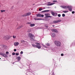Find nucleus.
Returning a JSON list of instances; mask_svg holds the SVG:
<instances>
[{
	"mask_svg": "<svg viewBox=\"0 0 75 75\" xmlns=\"http://www.w3.org/2000/svg\"><path fill=\"white\" fill-rule=\"evenodd\" d=\"M52 31L54 33H58V31H57V29H52Z\"/></svg>",
	"mask_w": 75,
	"mask_h": 75,
	"instance_id": "obj_12",
	"label": "nucleus"
},
{
	"mask_svg": "<svg viewBox=\"0 0 75 75\" xmlns=\"http://www.w3.org/2000/svg\"><path fill=\"white\" fill-rule=\"evenodd\" d=\"M16 55H19V53H16Z\"/></svg>",
	"mask_w": 75,
	"mask_h": 75,
	"instance_id": "obj_30",
	"label": "nucleus"
},
{
	"mask_svg": "<svg viewBox=\"0 0 75 75\" xmlns=\"http://www.w3.org/2000/svg\"><path fill=\"white\" fill-rule=\"evenodd\" d=\"M62 17H65V15L64 14H62Z\"/></svg>",
	"mask_w": 75,
	"mask_h": 75,
	"instance_id": "obj_31",
	"label": "nucleus"
},
{
	"mask_svg": "<svg viewBox=\"0 0 75 75\" xmlns=\"http://www.w3.org/2000/svg\"><path fill=\"white\" fill-rule=\"evenodd\" d=\"M20 54H23V52L22 51H21V52Z\"/></svg>",
	"mask_w": 75,
	"mask_h": 75,
	"instance_id": "obj_34",
	"label": "nucleus"
},
{
	"mask_svg": "<svg viewBox=\"0 0 75 75\" xmlns=\"http://www.w3.org/2000/svg\"><path fill=\"white\" fill-rule=\"evenodd\" d=\"M35 20H42V21H48V19H35Z\"/></svg>",
	"mask_w": 75,
	"mask_h": 75,
	"instance_id": "obj_10",
	"label": "nucleus"
},
{
	"mask_svg": "<svg viewBox=\"0 0 75 75\" xmlns=\"http://www.w3.org/2000/svg\"><path fill=\"white\" fill-rule=\"evenodd\" d=\"M63 13H68V11H63Z\"/></svg>",
	"mask_w": 75,
	"mask_h": 75,
	"instance_id": "obj_26",
	"label": "nucleus"
},
{
	"mask_svg": "<svg viewBox=\"0 0 75 75\" xmlns=\"http://www.w3.org/2000/svg\"><path fill=\"white\" fill-rule=\"evenodd\" d=\"M41 17H44V15H41Z\"/></svg>",
	"mask_w": 75,
	"mask_h": 75,
	"instance_id": "obj_39",
	"label": "nucleus"
},
{
	"mask_svg": "<svg viewBox=\"0 0 75 75\" xmlns=\"http://www.w3.org/2000/svg\"><path fill=\"white\" fill-rule=\"evenodd\" d=\"M35 44L36 45H40V44L37 42Z\"/></svg>",
	"mask_w": 75,
	"mask_h": 75,
	"instance_id": "obj_29",
	"label": "nucleus"
},
{
	"mask_svg": "<svg viewBox=\"0 0 75 75\" xmlns=\"http://www.w3.org/2000/svg\"><path fill=\"white\" fill-rule=\"evenodd\" d=\"M0 55H1L3 56L4 57H5V58H7L8 57L7 55L4 53H0Z\"/></svg>",
	"mask_w": 75,
	"mask_h": 75,
	"instance_id": "obj_9",
	"label": "nucleus"
},
{
	"mask_svg": "<svg viewBox=\"0 0 75 75\" xmlns=\"http://www.w3.org/2000/svg\"><path fill=\"white\" fill-rule=\"evenodd\" d=\"M13 38H16V36H14V35L13 36Z\"/></svg>",
	"mask_w": 75,
	"mask_h": 75,
	"instance_id": "obj_33",
	"label": "nucleus"
},
{
	"mask_svg": "<svg viewBox=\"0 0 75 75\" xmlns=\"http://www.w3.org/2000/svg\"><path fill=\"white\" fill-rule=\"evenodd\" d=\"M39 11H41V10H42V8H40L39 9Z\"/></svg>",
	"mask_w": 75,
	"mask_h": 75,
	"instance_id": "obj_37",
	"label": "nucleus"
},
{
	"mask_svg": "<svg viewBox=\"0 0 75 75\" xmlns=\"http://www.w3.org/2000/svg\"><path fill=\"white\" fill-rule=\"evenodd\" d=\"M45 27H46V28H48V25H45Z\"/></svg>",
	"mask_w": 75,
	"mask_h": 75,
	"instance_id": "obj_25",
	"label": "nucleus"
},
{
	"mask_svg": "<svg viewBox=\"0 0 75 75\" xmlns=\"http://www.w3.org/2000/svg\"><path fill=\"white\" fill-rule=\"evenodd\" d=\"M30 30L29 31H28V32H30Z\"/></svg>",
	"mask_w": 75,
	"mask_h": 75,
	"instance_id": "obj_47",
	"label": "nucleus"
},
{
	"mask_svg": "<svg viewBox=\"0 0 75 75\" xmlns=\"http://www.w3.org/2000/svg\"><path fill=\"white\" fill-rule=\"evenodd\" d=\"M42 24H44V23H42Z\"/></svg>",
	"mask_w": 75,
	"mask_h": 75,
	"instance_id": "obj_53",
	"label": "nucleus"
},
{
	"mask_svg": "<svg viewBox=\"0 0 75 75\" xmlns=\"http://www.w3.org/2000/svg\"><path fill=\"white\" fill-rule=\"evenodd\" d=\"M15 54H16V53H15L14 52L12 53V55H14Z\"/></svg>",
	"mask_w": 75,
	"mask_h": 75,
	"instance_id": "obj_28",
	"label": "nucleus"
},
{
	"mask_svg": "<svg viewBox=\"0 0 75 75\" xmlns=\"http://www.w3.org/2000/svg\"><path fill=\"white\" fill-rule=\"evenodd\" d=\"M2 46L4 48H7V47L6 45H2Z\"/></svg>",
	"mask_w": 75,
	"mask_h": 75,
	"instance_id": "obj_22",
	"label": "nucleus"
},
{
	"mask_svg": "<svg viewBox=\"0 0 75 75\" xmlns=\"http://www.w3.org/2000/svg\"><path fill=\"white\" fill-rule=\"evenodd\" d=\"M0 59H1V58H0Z\"/></svg>",
	"mask_w": 75,
	"mask_h": 75,
	"instance_id": "obj_52",
	"label": "nucleus"
},
{
	"mask_svg": "<svg viewBox=\"0 0 75 75\" xmlns=\"http://www.w3.org/2000/svg\"><path fill=\"white\" fill-rule=\"evenodd\" d=\"M35 24L31 23L30 25V27H34V26H35Z\"/></svg>",
	"mask_w": 75,
	"mask_h": 75,
	"instance_id": "obj_16",
	"label": "nucleus"
},
{
	"mask_svg": "<svg viewBox=\"0 0 75 75\" xmlns=\"http://www.w3.org/2000/svg\"><path fill=\"white\" fill-rule=\"evenodd\" d=\"M8 54H9V52H8L7 51L6 52V55H8Z\"/></svg>",
	"mask_w": 75,
	"mask_h": 75,
	"instance_id": "obj_27",
	"label": "nucleus"
},
{
	"mask_svg": "<svg viewBox=\"0 0 75 75\" xmlns=\"http://www.w3.org/2000/svg\"><path fill=\"white\" fill-rule=\"evenodd\" d=\"M26 71L27 72L26 73V75H30L31 74H33V73L32 72V70L28 69L26 70Z\"/></svg>",
	"mask_w": 75,
	"mask_h": 75,
	"instance_id": "obj_2",
	"label": "nucleus"
},
{
	"mask_svg": "<svg viewBox=\"0 0 75 75\" xmlns=\"http://www.w3.org/2000/svg\"><path fill=\"white\" fill-rule=\"evenodd\" d=\"M43 67L42 68H43V67H44V65H42Z\"/></svg>",
	"mask_w": 75,
	"mask_h": 75,
	"instance_id": "obj_50",
	"label": "nucleus"
},
{
	"mask_svg": "<svg viewBox=\"0 0 75 75\" xmlns=\"http://www.w3.org/2000/svg\"><path fill=\"white\" fill-rule=\"evenodd\" d=\"M61 21V20H58L57 21H53V23H56V24L57 23H60Z\"/></svg>",
	"mask_w": 75,
	"mask_h": 75,
	"instance_id": "obj_8",
	"label": "nucleus"
},
{
	"mask_svg": "<svg viewBox=\"0 0 75 75\" xmlns=\"http://www.w3.org/2000/svg\"><path fill=\"white\" fill-rule=\"evenodd\" d=\"M53 2H57V1H53Z\"/></svg>",
	"mask_w": 75,
	"mask_h": 75,
	"instance_id": "obj_43",
	"label": "nucleus"
},
{
	"mask_svg": "<svg viewBox=\"0 0 75 75\" xmlns=\"http://www.w3.org/2000/svg\"><path fill=\"white\" fill-rule=\"evenodd\" d=\"M45 16H49L50 15V14H48V13H45Z\"/></svg>",
	"mask_w": 75,
	"mask_h": 75,
	"instance_id": "obj_23",
	"label": "nucleus"
},
{
	"mask_svg": "<svg viewBox=\"0 0 75 75\" xmlns=\"http://www.w3.org/2000/svg\"><path fill=\"white\" fill-rule=\"evenodd\" d=\"M54 42L55 45L57 46V47H60L61 45V43L59 41L55 40L54 41Z\"/></svg>",
	"mask_w": 75,
	"mask_h": 75,
	"instance_id": "obj_3",
	"label": "nucleus"
},
{
	"mask_svg": "<svg viewBox=\"0 0 75 75\" xmlns=\"http://www.w3.org/2000/svg\"><path fill=\"white\" fill-rule=\"evenodd\" d=\"M72 14H74V13H75V11H72Z\"/></svg>",
	"mask_w": 75,
	"mask_h": 75,
	"instance_id": "obj_42",
	"label": "nucleus"
},
{
	"mask_svg": "<svg viewBox=\"0 0 75 75\" xmlns=\"http://www.w3.org/2000/svg\"><path fill=\"white\" fill-rule=\"evenodd\" d=\"M65 51H66V50H65Z\"/></svg>",
	"mask_w": 75,
	"mask_h": 75,
	"instance_id": "obj_54",
	"label": "nucleus"
},
{
	"mask_svg": "<svg viewBox=\"0 0 75 75\" xmlns=\"http://www.w3.org/2000/svg\"><path fill=\"white\" fill-rule=\"evenodd\" d=\"M52 75H55V74H54V72H52Z\"/></svg>",
	"mask_w": 75,
	"mask_h": 75,
	"instance_id": "obj_41",
	"label": "nucleus"
},
{
	"mask_svg": "<svg viewBox=\"0 0 75 75\" xmlns=\"http://www.w3.org/2000/svg\"><path fill=\"white\" fill-rule=\"evenodd\" d=\"M43 45V47H45V48H47V46H46L45 45Z\"/></svg>",
	"mask_w": 75,
	"mask_h": 75,
	"instance_id": "obj_32",
	"label": "nucleus"
},
{
	"mask_svg": "<svg viewBox=\"0 0 75 75\" xmlns=\"http://www.w3.org/2000/svg\"><path fill=\"white\" fill-rule=\"evenodd\" d=\"M55 3H52L50 4H49L48 6H52V5H53L54 4H55Z\"/></svg>",
	"mask_w": 75,
	"mask_h": 75,
	"instance_id": "obj_21",
	"label": "nucleus"
},
{
	"mask_svg": "<svg viewBox=\"0 0 75 75\" xmlns=\"http://www.w3.org/2000/svg\"><path fill=\"white\" fill-rule=\"evenodd\" d=\"M16 51H17V50H16V49H14V51H15V52H16Z\"/></svg>",
	"mask_w": 75,
	"mask_h": 75,
	"instance_id": "obj_45",
	"label": "nucleus"
},
{
	"mask_svg": "<svg viewBox=\"0 0 75 75\" xmlns=\"http://www.w3.org/2000/svg\"><path fill=\"white\" fill-rule=\"evenodd\" d=\"M31 13L30 12L27 13L24 15H23V17H26V16H30L31 14Z\"/></svg>",
	"mask_w": 75,
	"mask_h": 75,
	"instance_id": "obj_5",
	"label": "nucleus"
},
{
	"mask_svg": "<svg viewBox=\"0 0 75 75\" xmlns=\"http://www.w3.org/2000/svg\"><path fill=\"white\" fill-rule=\"evenodd\" d=\"M11 38V37H10V36L8 35H6L4 37V38L5 39V40H8L10 38Z\"/></svg>",
	"mask_w": 75,
	"mask_h": 75,
	"instance_id": "obj_7",
	"label": "nucleus"
},
{
	"mask_svg": "<svg viewBox=\"0 0 75 75\" xmlns=\"http://www.w3.org/2000/svg\"><path fill=\"white\" fill-rule=\"evenodd\" d=\"M47 46H50V44L47 43L46 44Z\"/></svg>",
	"mask_w": 75,
	"mask_h": 75,
	"instance_id": "obj_35",
	"label": "nucleus"
},
{
	"mask_svg": "<svg viewBox=\"0 0 75 75\" xmlns=\"http://www.w3.org/2000/svg\"><path fill=\"white\" fill-rule=\"evenodd\" d=\"M58 17H61V15L60 14H58Z\"/></svg>",
	"mask_w": 75,
	"mask_h": 75,
	"instance_id": "obj_40",
	"label": "nucleus"
},
{
	"mask_svg": "<svg viewBox=\"0 0 75 75\" xmlns=\"http://www.w3.org/2000/svg\"><path fill=\"white\" fill-rule=\"evenodd\" d=\"M33 47H35V48H38V49H40L41 48V46L39 45H32Z\"/></svg>",
	"mask_w": 75,
	"mask_h": 75,
	"instance_id": "obj_6",
	"label": "nucleus"
},
{
	"mask_svg": "<svg viewBox=\"0 0 75 75\" xmlns=\"http://www.w3.org/2000/svg\"><path fill=\"white\" fill-rule=\"evenodd\" d=\"M21 27H23V25L20 26L19 27H18L17 29V30H19V29H20V28H21Z\"/></svg>",
	"mask_w": 75,
	"mask_h": 75,
	"instance_id": "obj_18",
	"label": "nucleus"
},
{
	"mask_svg": "<svg viewBox=\"0 0 75 75\" xmlns=\"http://www.w3.org/2000/svg\"><path fill=\"white\" fill-rule=\"evenodd\" d=\"M63 8H69V10L70 11H72V6H63Z\"/></svg>",
	"mask_w": 75,
	"mask_h": 75,
	"instance_id": "obj_4",
	"label": "nucleus"
},
{
	"mask_svg": "<svg viewBox=\"0 0 75 75\" xmlns=\"http://www.w3.org/2000/svg\"><path fill=\"white\" fill-rule=\"evenodd\" d=\"M1 13H3V12H5V10H1L0 11Z\"/></svg>",
	"mask_w": 75,
	"mask_h": 75,
	"instance_id": "obj_24",
	"label": "nucleus"
},
{
	"mask_svg": "<svg viewBox=\"0 0 75 75\" xmlns=\"http://www.w3.org/2000/svg\"><path fill=\"white\" fill-rule=\"evenodd\" d=\"M52 14L53 16H56L57 15L56 13H54L53 12H52Z\"/></svg>",
	"mask_w": 75,
	"mask_h": 75,
	"instance_id": "obj_17",
	"label": "nucleus"
},
{
	"mask_svg": "<svg viewBox=\"0 0 75 75\" xmlns=\"http://www.w3.org/2000/svg\"><path fill=\"white\" fill-rule=\"evenodd\" d=\"M28 36L29 37H30V40L32 41H35V40H34V38L35 37H34V35H33V34L31 33H29L28 34Z\"/></svg>",
	"mask_w": 75,
	"mask_h": 75,
	"instance_id": "obj_1",
	"label": "nucleus"
},
{
	"mask_svg": "<svg viewBox=\"0 0 75 75\" xmlns=\"http://www.w3.org/2000/svg\"><path fill=\"white\" fill-rule=\"evenodd\" d=\"M16 59H18V61L17 62H18L20 60H21V57H20V56L17 57L16 58Z\"/></svg>",
	"mask_w": 75,
	"mask_h": 75,
	"instance_id": "obj_14",
	"label": "nucleus"
},
{
	"mask_svg": "<svg viewBox=\"0 0 75 75\" xmlns=\"http://www.w3.org/2000/svg\"><path fill=\"white\" fill-rule=\"evenodd\" d=\"M34 74L35 75H37V74L35 73V74Z\"/></svg>",
	"mask_w": 75,
	"mask_h": 75,
	"instance_id": "obj_46",
	"label": "nucleus"
},
{
	"mask_svg": "<svg viewBox=\"0 0 75 75\" xmlns=\"http://www.w3.org/2000/svg\"><path fill=\"white\" fill-rule=\"evenodd\" d=\"M18 44H19L18 42H16L14 43V45H18Z\"/></svg>",
	"mask_w": 75,
	"mask_h": 75,
	"instance_id": "obj_19",
	"label": "nucleus"
},
{
	"mask_svg": "<svg viewBox=\"0 0 75 75\" xmlns=\"http://www.w3.org/2000/svg\"><path fill=\"white\" fill-rule=\"evenodd\" d=\"M20 68H21V69H22V68H23V67H20Z\"/></svg>",
	"mask_w": 75,
	"mask_h": 75,
	"instance_id": "obj_48",
	"label": "nucleus"
},
{
	"mask_svg": "<svg viewBox=\"0 0 75 75\" xmlns=\"http://www.w3.org/2000/svg\"><path fill=\"white\" fill-rule=\"evenodd\" d=\"M50 35L52 36V37H55V34L54 33H51L50 34Z\"/></svg>",
	"mask_w": 75,
	"mask_h": 75,
	"instance_id": "obj_11",
	"label": "nucleus"
},
{
	"mask_svg": "<svg viewBox=\"0 0 75 75\" xmlns=\"http://www.w3.org/2000/svg\"><path fill=\"white\" fill-rule=\"evenodd\" d=\"M37 17H41V14H36Z\"/></svg>",
	"mask_w": 75,
	"mask_h": 75,
	"instance_id": "obj_20",
	"label": "nucleus"
},
{
	"mask_svg": "<svg viewBox=\"0 0 75 75\" xmlns=\"http://www.w3.org/2000/svg\"><path fill=\"white\" fill-rule=\"evenodd\" d=\"M47 17H52V16H48Z\"/></svg>",
	"mask_w": 75,
	"mask_h": 75,
	"instance_id": "obj_44",
	"label": "nucleus"
},
{
	"mask_svg": "<svg viewBox=\"0 0 75 75\" xmlns=\"http://www.w3.org/2000/svg\"><path fill=\"white\" fill-rule=\"evenodd\" d=\"M31 23L30 22H28L27 23V24H30Z\"/></svg>",
	"mask_w": 75,
	"mask_h": 75,
	"instance_id": "obj_38",
	"label": "nucleus"
},
{
	"mask_svg": "<svg viewBox=\"0 0 75 75\" xmlns=\"http://www.w3.org/2000/svg\"><path fill=\"white\" fill-rule=\"evenodd\" d=\"M53 27H54V25H53Z\"/></svg>",
	"mask_w": 75,
	"mask_h": 75,
	"instance_id": "obj_51",
	"label": "nucleus"
},
{
	"mask_svg": "<svg viewBox=\"0 0 75 75\" xmlns=\"http://www.w3.org/2000/svg\"><path fill=\"white\" fill-rule=\"evenodd\" d=\"M14 63H15V62H14L13 63V64H14Z\"/></svg>",
	"mask_w": 75,
	"mask_h": 75,
	"instance_id": "obj_49",
	"label": "nucleus"
},
{
	"mask_svg": "<svg viewBox=\"0 0 75 75\" xmlns=\"http://www.w3.org/2000/svg\"><path fill=\"white\" fill-rule=\"evenodd\" d=\"M75 46V41H73L71 45V47H72V46Z\"/></svg>",
	"mask_w": 75,
	"mask_h": 75,
	"instance_id": "obj_13",
	"label": "nucleus"
},
{
	"mask_svg": "<svg viewBox=\"0 0 75 75\" xmlns=\"http://www.w3.org/2000/svg\"><path fill=\"white\" fill-rule=\"evenodd\" d=\"M61 56H62V57H63V56H64V54H63V53H62V54H61Z\"/></svg>",
	"mask_w": 75,
	"mask_h": 75,
	"instance_id": "obj_36",
	"label": "nucleus"
},
{
	"mask_svg": "<svg viewBox=\"0 0 75 75\" xmlns=\"http://www.w3.org/2000/svg\"><path fill=\"white\" fill-rule=\"evenodd\" d=\"M50 11V10H46L45 11H43L41 12L42 13H46L47 12H49Z\"/></svg>",
	"mask_w": 75,
	"mask_h": 75,
	"instance_id": "obj_15",
	"label": "nucleus"
}]
</instances>
